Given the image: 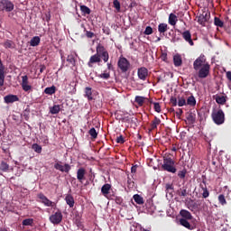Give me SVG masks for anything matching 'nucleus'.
<instances>
[{
	"instance_id": "obj_1",
	"label": "nucleus",
	"mask_w": 231,
	"mask_h": 231,
	"mask_svg": "<svg viewBox=\"0 0 231 231\" xmlns=\"http://www.w3.org/2000/svg\"><path fill=\"white\" fill-rule=\"evenodd\" d=\"M193 69L197 71L199 79H207L210 75V64L207 61L205 55H200L193 62Z\"/></svg>"
},
{
	"instance_id": "obj_2",
	"label": "nucleus",
	"mask_w": 231,
	"mask_h": 231,
	"mask_svg": "<svg viewBox=\"0 0 231 231\" xmlns=\"http://www.w3.org/2000/svg\"><path fill=\"white\" fill-rule=\"evenodd\" d=\"M175 162L171 157H164L162 164V171H166V172H171V174H176V166Z\"/></svg>"
},
{
	"instance_id": "obj_3",
	"label": "nucleus",
	"mask_w": 231,
	"mask_h": 231,
	"mask_svg": "<svg viewBox=\"0 0 231 231\" xmlns=\"http://www.w3.org/2000/svg\"><path fill=\"white\" fill-rule=\"evenodd\" d=\"M213 122L217 124V125H221L222 124H225V112L223 110L219 109L217 111H214L211 114Z\"/></svg>"
},
{
	"instance_id": "obj_4",
	"label": "nucleus",
	"mask_w": 231,
	"mask_h": 231,
	"mask_svg": "<svg viewBox=\"0 0 231 231\" xmlns=\"http://www.w3.org/2000/svg\"><path fill=\"white\" fill-rule=\"evenodd\" d=\"M117 67L122 73H127V70L131 69V62L125 57L121 56L117 61Z\"/></svg>"
},
{
	"instance_id": "obj_5",
	"label": "nucleus",
	"mask_w": 231,
	"mask_h": 231,
	"mask_svg": "<svg viewBox=\"0 0 231 231\" xmlns=\"http://www.w3.org/2000/svg\"><path fill=\"white\" fill-rule=\"evenodd\" d=\"M49 219L52 225H60V223H62V212L57 211L52 214Z\"/></svg>"
},
{
	"instance_id": "obj_6",
	"label": "nucleus",
	"mask_w": 231,
	"mask_h": 231,
	"mask_svg": "<svg viewBox=\"0 0 231 231\" xmlns=\"http://www.w3.org/2000/svg\"><path fill=\"white\" fill-rule=\"evenodd\" d=\"M2 10L4 12H14V5L10 0H2L1 2Z\"/></svg>"
},
{
	"instance_id": "obj_7",
	"label": "nucleus",
	"mask_w": 231,
	"mask_h": 231,
	"mask_svg": "<svg viewBox=\"0 0 231 231\" xmlns=\"http://www.w3.org/2000/svg\"><path fill=\"white\" fill-rule=\"evenodd\" d=\"M38 199H40V203H42L45 207H53L55 203L50 200L43 193H39L37 195Z\"/></svg>"
},
{
	"instance_id": "obj_8",
	"label": "nucleus",
	"mask_w": 231,
	"mask_h": 231,
	"mask_svg": "<svg viewBox=\"0 0 231 231\" xmlns=\"http://www.w3.org/2000/svg\"><path fill=\"white\" fill-rule=\"evenodd\" d=\"M137 75L140 80H146L147 77H149V70L145 67H141L137 70Z\"/></svg>"
},
{
	"instance_id": "obj_9",
	"label": "nucleus",
	"mask_w": 231,
	"mask_h": 231,
	"mask_svg": "<svg viewBox=\"0 0 231 231\" xmlns=\"http://www.w3.org/2000/svg\"><path fill=\"white\" fill-rule=\"evenodd\" d=\"M179 223L181 225V226H184V228H187L188 230H196V224H190L189 219L180 218Z\"/></svg>"
},
{
	"instance_id": "obj_10",
	"label": "nucleus",
	"mask_w": 231,
	"mask_h": 231,
	"mask_svg": "<svg viewBox=\"0 0 231 231\" xmlns=\"http://www.w3.org/2000/svg\"><path fill=\"white\" fill-rule=\"evenodd\" d=\"M208 19H210V13L203 12L198 16V23L205 26V23H208Z\"/></svg>"
},
{
	"instance_id": "obj_11",
	"label": "nucleus",
	"mask_w": 231,
	"mask_h": 231,
	"mask_svg": "<svg viewBox=\"0 0 231 231\" xmlns=\"http://www.w3.org/2000/svg\"><path fill=\"white\" fill-rule=\"evenodd\" d=\"M100 62H102V59H100V55L94 54L90 57V59L88 62V68H93L94 64H98Z\"/></svg>"
},
{
	"instance_id": "obj_12",
	"label": "nucleus",
	"mask_w": 231,
	"mask_h": 231,
	"mask_svg": "<svg viewBox=\"0 0 231 231\" xmlns=\"http://www.w3.org/2000/svg\"><path fill=\"white\" fill-rule=\"evenodd\" d=\"M54 169L56 171H60V172H69L71 171V166L68 163H65L64 166H62L60 163L57 162L54 164Z\"/></svg>"
},
{
	"instance_id": "obj_13",
	"label": "nucleus",
	"mask_w": 231,
	"mask_h": 231,
	"mask_svg": "<svg viewBox=\"0 0 231 231\" xmlns=\"http://www.w3.org/2000/svg\"><path fill=\"white\" fill-rule=\"evenodd\" d=\"M134 102L136 104H138V106L140 107H142V106H143V104H149V103L152 104V101H151V100H149V98L142 97V96H136L135 99H134Z\"/></svg>"
},
{
	"instance_id": "obj_14",
	"label": "nucleus",
	"mask_w": 231,
	"mask_h": 231,
	"mask_svg": "<svg viewBox=\"0 0 231 231\" xmlns=\"http://www.w3.org/2000/svg\"><path fill=\"white\" fill-rule=\"evenodd\" d=\"M5 104H14V102H19V97L17 95L9 94L4 97Z\"/></svg>"
},
{
	"instance_id": "obj_15",
	"label": "nucleus",
	"mask_w": 231,
	"mask_h": 231,
	"mask_svg": "<svg viewBox=\"0 0 231 231\" xmlns=\"http://www.w3.org/2000/svg\"><path fill=\"white\" fill-rule=\"evenodd\" d=\"M182 38L186 42H189V46H194V42L192 41V34L190 33V31H185L181 32Z\"/></svg>"
},
{
	"instance_id": "obj_16",
	"label": "nucleus",
	"mask_w": 231,
	"mask_h": 231,
	"mask_svg": "<svg viewBox=\"0 0 231 231\" xmlns=\"http://www.w3.org/2000/svg\"><path fill=\"white\" fill-rule=\"evenodd\" d=\"M22 88L23 91L28 92L32 91V86L28 84V76H23L22 77Z\"/></svg>"
},
{
	"instance_id": "obj_17",
	"label": "nucleus",
	"mask_w": 231,
	"mask_h": 231,
	"mask_svg": "<svg viewBox=\"0 0 231 231\" xmlns=\"http://www.w3.org/2000/svg\"><path fill=\"white\" fill-rule=\"evenodd\" d=\"M109 192H111V184L106 183L101 188V194L106 198V199H109Z\"/></svg>"
},
{
	"instance_id": "obj_18",
	"label": "nucleus",
	"mask_w": 231,
	"mask_h": 231,
	"mask_svg": "<svg viewBox=\"0 0 231 231\" xmlns=\"http://www.w3.org/2000/svg\"><path fill=\"white\" fill-rule=\"evenodd\" d=\"M77 180H79V183H82L84 180H86V169L79 168L77 171Z\"/></svg>"
},
{
	"instance_id": "obj_19",
	"label": "nucleus",
	"mask_w": 231,
	"mask_h": 231,
	"mask_svg": "<svg viewBox=\"0 0 231 231\" xmlns=\"http://www.w3.org/2000/svg\"><path fill=\"white\" fill-rule=\"evenodd\" d=\"M162 124V120L158 117H154L153 120L151 122L149 131H154V129H158V125Z\"/></svg>"
},
{
	"instance_id": "obj_20",
	"label": "nucleus",
	"mask_w": 231,
	"mask_h": 231,
	"mask_svg": "<svg viewBox=\"0 0 231 231\" xmlns=\"http://www.w3.org/2000/svg\"><path fill=\"white\" fill-rule=\"evenodd\" d=\"M200 189H202L203 192H202V198H204L205 199H207V198H208V196H210V192L208 191V189H207V183L205 182V180H203L200 184H199Z\"/></svg>"
},
{
	"instance_id": "obj_21",
	"label": "nucleus",
	"mask_w": 231,
	"mask_h": 231,
	"mask_svg": "<svg viewBox=\"0 0 231 231\" xmlns=\"http://www.w3.org/2000/svg\"><path fill=\"white\" fill-rule=\"evenodd\" d=\"M3 86H5V65L0 60V88H3Z\"/></svg>"
},
{
	"instance_id": "obj_22",
	"label": "nucleus",
	"mask_w": 231,
	"mask_h": 231,
	"mask_svg": "<svg viewBox=\"0 0 231 231\" xmlns=\"http://www.w3.org/2000/svg\"><path fill=\"white\" fill-rule=\"evenodd\" d=\"M67 62L69 63V66L75 68V66H77V58H75V55L73 54H69L67 56Z\"/></svg>"
},
{
	"instance_id": "obj_23",
	"label": "nucleus",
	"mask_w": 231,
	"mask_h": 231,
	"mask_svg": "<svg viewBox=\"0 0 231 231\" xmlns=\"http://www.w3.org/2000/svg\"><path fill=\"white\" fill-rule=\"evenodd\" d=\"M173 64L175 68H180V66L183 64V60L181 59V56L180 54H176L173 56Z\"/></svg>"
},
{
	"instance_id": "obj_24",
	"label": "nucleus",
	"mask_w": 231,
	"mask_h": 231,
	"mask_svg": "<svg viewBox=\"0 0 231 231\" xmlns=\"http://www.w3.org/2000/svg\"><path fill=\"white\" fill-rule=\"evenodd\" d=\"M213 98L216 100L217 104H220L221 106H225L226 103V97H225V96L216 95L213 96Z\"/></svg>"
},
{
	"instance_id": "obj_25",
	"label": "nucleus",
	"mask_w": 231,
	"mask_h": 231,
	"mask_svg": "<svg viewBox=\"0 0 231 231\" xmlns=\"http://www.w3.org/2000/svg\"><path fill=\"white\" fill-rule=\"evenodd\" d=\"M65 201L67 205H69V208H73L75 207V199L71 195H67L65 197Z\"/></svg>"
},
{
	"instance_id": "obj_26",
	"label": "nucleus",
	"mask_w": 231,
	"mask_h": 231,
	"mask_svg": "<svg viewBox=\"0 0 231 231\" xmlns=\"http://www.w3.org/2000/svg\"><path fill=\"white\" fill-rule=\"evenodd\" d=\"M168 23L171 26H176V23H178V16L172 13L170 14Z\"/></svg>"
},
{
	"instance_id": "obj_27",
	"label": "nucleus",
	"mask_w": 231,
	"mask_h": 231,
	"mask_svg": "<svg viewBox=\"0 0 231 231\" xmlns=\"http://www.w3.org/2000/svg\"><path fill=\"white\" fill-rule=\"evenodd\" d=\"M84 93H85V97L88 98V100L89 101L93 100V91L91 87H86Z\"/></svg>"
},
{
	"instance_id": "obj_28",
	"label": "nucleus",
	"mask_w": 231,
	"mask_h": 231,
	"mask_svg": "<svg viewBox=\"0 0 231 231\" xmlns=\"http://www.w3.org/2000/svg\"><path fill=\"white\" fill-rule=\"evenodd\" d=\"M180 214L181 217H183V219H189V220L192 219V214H190L189 210L181 209L180 211Z\"/></svg>"
},
{
	"instance_id": "obj_29",
	"label": "nucleus",
	"mask_w": 231,
	"mask_h": 231,
	"mask_svg": "<svg viewBox=\"0 0 231 231\" xmlns=\"http://www.w3.org/2000/svg\"><path fill=\"white\" fill-rule=\"evenodd\" d=\"M96 55H99L102 56L104 53H106L107 50H106V47H104V45H97V48H96Z\"/></svg>"
},
{
	"instance_id": "obj_30",
	"label": "nucleus",
	"mask_w": 231,
	"mask_h": 231,
	"mask_svg": "<svg viewBox=\"0 0 231 231\" xmlns=\"http://www.w3.org/2000/svg\"><path fill=\"white\" fill-rule=\"evenodd\" d=\"M41 44V37L39 36H34L31 39L30 41V46L35 47L39 46Z\"/></svg>"
},
{
	"instance_id": "obj_31",
	"label": "nucleus",
	"mask_w": 231,
	"mask_h": 231,
	"mask_svg": "<svg viewBox=\"0 0 231 231\" xmlns=\"http://www.w3.org/2000/svg\"><path fill=\"white\" fill-rule=\"evenodd\" d=\"M56 92H57L56 86L48 87L44 89L45 95H55Z\"/></svg>"
},
{
	"instance_id": "obj_32",
	"label": "nucleus",
	"mask_w": 231,
	"mask_h": 231,
	"mask_svg": "<svg viewBox=\"0 0 231 231\" xmlns=\"http://www.w3.org/2000/svg\"><path fill=\"white\" fill-rule=\"evenodd\" d=\"M186 106H190L191 107H194V106H196V97H194L193 95L189 96L187 98Z\"/></svg>"
},
{
	"instance_id": "obj_33",
	"label": "nucleus",
	"mask_w": 231,
	"mask_h": 231,
	"mask_svg": "<svg viewBox=\"0 0 231 231\" xmlns=\"http://www.w3.org/2000/svg\"><path fill=\"white\" fill-rule=\"evenodd\" d=\"M169 30V25L167 23H160L158 25V32L161 33H165Z\"/></svg>"
},
{
	"instance_id": "obj_34",
	"label": "nucleus",
	"mask_w": 231,
	"mask_h": 231,
	"mask_svg": "<svg viewBox=\"0 0 231 231\" xmlns=\"http://www.w3.org/2000/svg\"><path fill=\"white\" fill-rule=\"evenodd\" d=\"M133 199H134V201L137 203V205H143L144 203L143 197L140 196L139 194L134 195Z\"/></svg>"
},
{
	"instance_id": "obj_35",
	"label": "nucleus",
	"mask_w": 231,
	"mask_h": 231,
	"mask_svg": "<svg viewBox=\"0 0 231 231\" xmlns=\"http://www.w3.org/2000/svg\"><path fill=\"white\" fill-rule=\"evenodd\" d=\"M51 115H59L60 113V106L54 105L52 107L50 108Z\"/></svg>"
},
{
	"instance_id": "obj_36",
	"label": "nucleus",
	"mask_w": 231,
	"mask_h": 231,
	"mask_svg": "<svg viewBox=\"0 0 231 231\" xmlns=\"http://www.w3.org/2000/svg\"><path fill=\"white\" fill-rule=\"evenodd\" d=\"M3 46L5 48V49H14L15 48V43L11 41V40H7L4 42Z\"/></svg>"
},
{
	"instance_id": "obj_37",
	"label": "nucleus",
	"mask_w": 231,
	"mask_h": 231,
	"mask_svg": "<svg viewBox=\"0 0 231 231\" xmlns=\"http://www.w3.org/2000/svg\"><path fill=\"white\" fill-rule=\"evenodd\" d=\"M80 11L82 15H89L91 14V9L87 5H80Z\"/></svg>"
},
{
	"instance_id": "obj_38",
	"label": "nucleus",
	"mask_w": 231,
	"mask_h": 231,
	"mask_svg": "<svg viewBox=\"0 0 231 231\" xmlns=\"http://www.w3.org/2000/svg\"><path fill=\"white\" fill-rule=\"evenodd\" d=\"M177 106H179V107H183V106H187V99L184 97H179Z\"/></svg>"
},
{
	"instance_id": "obj_39",
	"label": "nucleus",
	"mask_w": 231,
	"mask_h": 231,
	"mask_svg": "<svg viewBox=\"0 0 231 231\" xmlns=\"http://www.w3.org/2000/svg\"><path fill=\"white\" fill-rule=\"evenodd\" d=\"M32 149L33 150L34 152H37L38 154H41V152H42V146L37 143H33L32 145Z\"/></svg>"
},
{
	"instance_id": "obj_40",
	"label": "nucleus",
	"mask_w": 231,
	"mask_h": 231,
	"mask_svg": "<svg viewBox=\"0 0 231 231\" xmlns=\"http://www.w3.org/2000/svg\"><path fill=\"white\" fill-rule=\"evenodd\" d=\"M22 225L23 226H33V218H26L23 220Z\"/></svg>"
},
{
	"instance_id": "obj_41",
	"label": "nucleus",
	"mask_w": 231,
	"mask_h": 231,
	"mask_svg": "<svg viewBox=\"0 0 231 231\" xmlns=\"http://www.w3.org/2000/svg\"><path fill=\"white\" fill-rule=\"evenodd\" d=\"M10 169V165H8V163L2 162L0 164V171H2L3 172H8Z\"/></svg>"
},
{
	"instance_id": "obj_42",
	"label": "nucleus",
	"mask_w": 231,
	"mask_h": 231,
	"mask_svg": "<svg viewBox=\"0 0 231 231\" xmlns=\"http://www.w3.org/2000/svg\"><path fill=\"white\" fill-rule=\"evenodd\" d=\"M214 24L215 26H218V28H223V26H225V23L221 21V19H219L218 17H215Z\"/></svg>"
},
{
	"instance_id": "obj_43",
	"label": "nucleus",
	"mask_w": 231,
	"mask_h": 231,
	"mask_svg": "<svg viewBox=\"0 0 231 231\" xmlns=\"http://www.w3.org/2000/svg\"><path fill=\"white\" fill-rule=\"evenodd\" d=\"M165 189H166V192L169 193V194H172L173 190H174V186L171 183H167L165 185Z\"/></svg>"
},
{
	"instance_id": "obj_44",
	"label": "nucleus",
	"mask_w": 231,
	"mask_h": 231,
	"mask_svg": "<svg viewBox=\"0 0 231 231\" xmlns=\"http://www.w3.org/2000/svg\"><path fill=\"white\" fill-rule=\"evenodd\" d=\"M88 134L91 135L92 138L96 139L98 136V133H97V129H95V127H92L89 131H88Z\"/></svg>"
},
{
	"instance_id": "obj_45",
	"label": "nucleus",
	"mask_w": 231,
	"mask_h": 231,
	"mask_svg": "<svg viewBox=\"0 0 231 231\" xmlns=\"http://www.w3.org/2000/svg\"><path fill=\"white\" fill-rule=\"evenodd\" d=\"M218 202H219L220 205H222V206L226 205V199L225 198V195L220 194V195L218 196Z\"/></svg>"
},
{
	"instance_id": "obj_46",
	"label": "nucleus",
	"mask_w": 231,
	"mask_h": 231,
	"mask_svg": "<svg viewBox=\"0 0 231 231\" xmlns=\"http://www.w3.org/2000/svg\"><path fill=\"white\" fill-rule=\"evenodd\" d=\"M189 193L187 192V189L186 188H181L179 190V196L182 197V198H186V196H188Z\"/></svg>"
},
{
	"instance_id": "obj_47",
	"label": "nucleus",
	"mask_w": 231,
	"mask_h": 231,
	"mask_svg": "<svg viewBox=\"0 0 231 231\" xmlns=\"http://www.w3.org/2000/svg\"><path fill=\"white\" fill-rule=\"evenodd\" d=\"M178 176L180 178V180H184L185 176H187V170L183 169L182 171H180L178 172Z\"/></svg>"
},
{
	"instance_id": "obj_48",
	"label": "nucleus",
	"mask_w": 231,
	"mask_h": 231,
	"mask_svg": "<svg viewBox=\"0 0 231 231\" xmlns=\"http://www.w3.org/2000/svg\"><path fill=\"white\" fill-rule=\"evenodd\" d=\"M99 79H104V80H108V79H111V74L109 73H101L99 74Z\"/></svg>"
},
{
	"instance_id": "obj_49",
	"label": "nucleus",
	"mask_w": 231,
	"mask_h": 231,
	"mask_svg": "<svg viewBox=\"0 0 231 231\" xmlns=\"http://www.w3.org/2000/svg\"><path fill=\"white\" fill-rule=\"evenodd\" d=\"M153 109L156 113H162V106H160V103H153Z\"/></svg>"
},
{
	"instance_id": "obj_50",
	"label": "nucleus",
	"mask_w": 231,
	"mask_h": 231,
	"mask_svg": "<svg viewBox=\"0 0 231 231\" xmlns=\"http://www.w3.org/2000/svg\"><path fill=\"white\" fill-rule=\"evenodd\" d=\"M113 5H114V8H116V10L117 12H120V2L118 0H114Z\"/></svg>"
},
{
	"instance_id": "obj_51",
	"label": "nucleus",
	"mask_w": 231,
	"mask_h": 231,
	"mask_svg": "<svg viewBox=\"0 0 231 231\" xmlns=\"http://www.w3.org/2000/svg\"><path fill=\"white\" fill-rule=\"evenodd\" d=\"M100 59H103L104 62H107V60H109V52L106 51L101 54Z\"/></svg>"
},
{
	"instance_id": "obj_52",
	"label": "nucleus",
	"mask_w": 231,
	"mask_h": 231,
	"mask_svg": "<svg viewBox=\"0 0 231 231\" xmlns=\"http://www.w3.org/2000/svg\"><path fill=\"white\" fill-rule=\"evenodd\" d=\"M144 35H152V27L147 26L144 30Z\"/></svg>"
},
{
	"instance_id": "obj_53",
	"label": "nucleus",
	"mask_w": 231,
	"mask_h": 231,
	"mask_svg": "<svg viewBox=\"0 0 231 231\" xmlns=\"http://www.w3.org/2000/svg\"><path fill=\"white\" fill-rule=\"evenodd\" d=\"M187 120L188 122H189L190 124H194V122H196V117H194V116L192 114H189L187 116Z\"/></svg>"
},
{
	"instance_id": "obj_54",
	"label": "nucleus",
	"mask_w": 231,
	"mask_h": 231,
	"mask_svg": "<svg viewBox=\"0 0 231 231\" xmlns=\"http://www.w3.org/2000/svg\"><path fill=\"white\" fill-rule=\"evenodd\" d=\"M170 102L173 107H176V106H178V99L174 97H171Z\"/></svg>"
},
{
	"instance_id": "obj_55",
	"label": "nucleus",
	"mask_w": 231,
	"mask_h": 231,
	"mask_svg": "<svg viewBox=\"0 0 231 231\" xmlns=\"http://www.w3.org/2000/svg\"><path fill=\"white\" fill-rule=\"evenodd\" d=\"M117 143H125V140L124 139V136L120 135L116 138Z\"/></svg>"
},
{
	"instance_id": "obj_56",
	"label": "nucleus",
	"mask_w": 231,
	"mask_h": 231,
	"mask_svg": "<svg viewBox=\"0 0 231 231\" xmlns=\"http://www.w3.org/2000/svg\"><path fill=\"white\" fill-rule=\"evenodd\" d=\"M86 35L88 39H93V37H95V33L93 32H90V31H87Z\"/></svg>"
},
{
	"instance_id": "obj_57",
	"label": "nucleus",
	"mask_w": 231,
	"mask_h": 231,
	"mask_svg": "<svg viewBox=\"0 0 231 231\" xmlns=\"http://www.w3.org/2000/svg\"><path fill=\"white\" fill-rule=\"evenodd\" d=\"M116 205H122V203H124V199H122V197H116Z\"/></svg>"
},
{
	"instance_id": "obj_58",
	"label": "nucleus",
	"mask_w": 231,
	"mask_h": 231,
	"mask_svg": "<svg viewBox=\"0 0 231 231\" xmlns=\"http://www.w3.org/2000/svg\"><path fill=\"white\" fill-rule=\"evenodd\" d=\"M182 115H183V109L179 108L176 112V116L180 118V116H181Z\"/></svg>"
},
{
	"instance_id": "obj_59",
	"label": "nucleus",
	"mask_w": 231,
	"mask_h": 231,
	"mask_svg": "<svg viewBox=\"0 0 231 231\" xmlns=\"http://www.w3.org/2000/svg\"><path fill=\"white\" fill-rule=\"evenodd\" d=\"M136 169H138L137 165L132 166L131 168L132 174H136Z\"/></svg>"
},
{
	"instance_id": "obj_60",
	"label": "nucleus",
	"mask_w": 231,
	"mask_h": 231,
	"mask_svg": "<svg viewBox=\"0 0 231 231\" xmlns=\"http://www.w3.org/2000/svg\"><path fill=\"white\" fill-rule=\"evenodd\" d=\"M45 17H46V18H45L46 22H47V23H50V19H51V14H45Z\"/></svg>"
},
{
	"instance_id": "obj_61",
	"label": "nucleus",
	"mask_w": 231,
	"mask_h": 231,
	"mask_svg": "<svg viewBox=\"0 0 231 231\" xmlns=\"http://www.w3.org/2000/svg\"><path fill=\"white\" fill-rule=\"evenodd\" d=\"M107 69H113V64L112 63H107Z\"/></svg>"
},
{
	"instance_id": "obj_62",
	"label": "nucleus",
	"mask_w": 231,
	"mask_h": 231,
	"mask_svg": "<svg viewBox=\"0 0 231 231\" xmlns=\"http://www.w3.org/2000/svg\"><path fill=\"white\" fill-rule=\"evenodd\" d=\"M127 183L128 185H134V181L131 180V179L127 180Z\"/></svg>"
},
{
	"instance_id": "obj_63",
	"label": "nucleus",
	"mask_w": 231,
	"mask_h": 231,
	"mask_svg": "<svg viewBox=\"0 0 231 231\" xmlns=\"http://www.w3.org/2000/svg\"><path fill=\"white\" fill-rule=\"evenodd\" d=\"M162 60H166V59H167V54H162Z\"/></svg>"
},
{
	"instance_id": "obj_64",
	"label": "nucleus",
	"mask_w": 231,
	"mask_h": 231,
	"mask_svg": "<svg viewBox=\"0 0 231 231\" xmlns=\"http://www.w3.org/2000/svg\"><path fill=\"white\" fill-rule=\"evenodd\" d=\"M44 69H46V67H45V66H42V67L40 69V73H42V71H44Z\"/></svg>"
}]
</instances>
